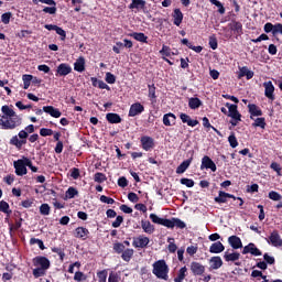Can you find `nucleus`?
Segmentation results:
<instances>
[{"label": "nucleus", "instance_id": "nucleus-1", "mask_svg": "<svg viewBox=\"0 0 282 282\" xmlns=\"http://www.w3.org/2000/svg\"><path fill=\"white\" fill-rule=\"evenodd\" d=\"M152 273L155 274L158 279L169 281V265L166 264V261L158 260L154 262Z\"/></svg>", "mask_w": 282, "mask_h": 282}, {"label": "nucleus", "instance_id": "nucleus-2", "mask_svg": "<svg viewBox=\"0 0 282 282\" xmlns=\"http://www.w3.org/2000/svg\"><path fill=\"white\" fill-rule=\"evenodd\" d=\"M22 119L18 115H13L12 117H1L0 126L2 129H17V127H21Z\"/></svg>", "mask_w": 282, "mask_h": 282}, {"label": "nucleus", "instance_id": "nucleus-3", "mask_svg": "<svg viewBox=\"0 0 282 282\" xmlns=\"http://www.w3.org/2000/svg\"><path fill=\"white\" fill-rule=\"evenodd\" d=\"M25 160H28V158L24 156L23 159L13 162L15 174L20 177H23V175H28V164H25Z\"/></svg>", "mask_w": 282, "mask_h": 282}, {"label": "nucleus", "instance_id": "nucleus-4", "mask_svg": "<svg viewBox=\"0 0 282 282\" xmlns=\"http://www.w3.org/2000/svg\"><path fill=\"white\" fill-rule=\"evenodd\" d=\"M33 265L42 270H50V259L43 256H37L33 259Z\"/></svg>", "mask_w": 282, "mask_h": 282}, {"label": "nucleus", "instance_id": "nucleus-5", "mask_svg": "<svg viewBox=\"0 0 282 282\" xmlns=\"http://www.w3.org/2000/svg\"><path fill=\"white\" fill-rule=\"evenodd\" d=\"M267 241L274 248H282L281 235H279V231L276 230L271 232L270 237L267 238Z\"/></svg>", "mask_w": 282, "mask_h": 282}, {"label": "nucleus", "instance_id": "nucleus-6", "mask_svg": "<svg viewBox=\"0 0 282 282\" xmlns=\"http://www.w3.org/2000/svg\"><path fill=\"white\" fill-rule=\"evenodd\" d=\"M149 243H151V240L149 239V237H145L144 235L134 237L132 241L133 248H147Z\"/></svg>", "mask_w": 282, "mask_h": 282}, {"label": "nucleus", "instance_id": "nucleus-7", "mask_svg": "<svg viewBox=\"0 0 282 282\" xmlns=\"http://www.w3.org/2000/svg\"><path fill=\"white\" fill-rule=\"evenodd\" d=\"M141 147L143 151H153V149H155V140L151 137L144 135L141 138Z\"/></svg>", "mask_w": 282, "mask_h": 282}, {"label": "nucleus", "instance_id": "nucleus-8", "mask_svg": "<svg viewBox=\"0 0 282 282\" xmlns=\"http://www.w3.org/2000/svg\"><path fill=\"white\" fill-rule=\"evenodd\" d=\"M226 107L228 109L227 116L231 118L232 120H241V113L239 110H237V105H232L230 102L226 104Z\"/></svg>", "mask_w": 282, "mask_h": 282}, {"label": "nucleus", "instance_id": "nucleus-9", "mask_svg": "<svg viewBox=\"0 0 282 282\" xmlns=\"http://www.w3.org/2000/svg\"><path fill=\"white\" fill-rule=\"evenodd\" d=\"M242 254H252V257H261V250L257 248L254 243H249L246 247H243Z\"/></svg>", "mask_w": 282, "mask_h": 282}, {"label": "nucleus", "instance_id": "nucleus-10", "mask_svg": "<svg viewBox=\"0 0 282 282\" xmlns=\"http://www.w3.org/2000/svg\"><path fill=\"white\" fill-rule=\"evenodd\" d=\"M228 199H237V198L235 197V195L226 193L224 191H219L218 196H216L214 198L216 204H226V202H228Z\"/></svg>", "mask_w": 282, "mask_h": 282}, {"label": "nucleus", "instance_id": "nucleus-11", "mask_svg": "<svg viewBox=\"0 0 282 282\" xmlns=\"http://www.w3.org/2000/svg\"><path fill=\"white\" fill-rule=\"evenodd\" d=\"M200 169L204 170V169H210V171L213 173H215L217 171V165L215 164V162L213 161V159H210L209 156H204L202 159V165H200Z\"/></svg>", "mask_w": 282, "mask_h": 282}, {"label": "nucleus", "instance_id": "nucleus-12", "mask_svg": "<svg viewBox=\"0 0 282 282\" xmlns=\"http://www.w3.org/2000/svg\"><path fill=\"white\" fill-rule=\"evenodd\" d=\"M263 87H264V96L269 100H274V85L272 84V82H264Z\"/></svg>", "mask_w": 282, "mask_h": 282}, {"label": "nucleus", "instance_id": "nucleus-13", "mask_svg": "<svg viewBox=\"0 0 282 282\" xmlns=\"http://www.w3.org/2000/svg\"><path fill=\"white\" fill-rule=\"evenodd\" d=\"M191 270L194 276H202L206 272V268L199 262H192Z\"/></svg>", "mask_w": 282, "mask_h": 282}, {"label": "nucleus", "instance_id": "nucleus-14", "mask_svg": "<svg viewBox=\"0 0 282 282\" xmlns=\"http://www.w3.org/2000/svg\"><path fill=\"white\" fill-rule=\"evenodd\" d=\"M72 74V66L67 63H62L57 66L56 76H67Z\"/></svg>", "mask_w": 282, "mask_h": 282}, {"label": "nucleus", "instance_id": "nucleus-15", "mask_svg": "<svg viewBox=\"0 0 282 282\" xmlns=\"http://www.w3.org/2000/svg\"><path fill=\"white\" fill-rule=\"evenodd\" d=\"M144 111V106L140 102H135L131 105L130 110H129V116L130 118H135V116H140Z\"/></svg>", "mask_w": 282, "mask_h": 282}, {"label": "nucleus", "instance_id": "nucleus-16", "mask_svg": "<svg viewBox=\"0 0 282 282\" xmlns=\"http://www.w3.org/2000/svg\"><path fill=\"white\" fill-rule=\"evenodd\" d=\"M74 237H76V239H83V241H85V239L89 237V229L85 227H77L75 229Z\"/></svg>", "mask_w": 282, "mask_h": 282}, {"label": "nucleus", "instance_id": "nucleus-17", "mask_svg": "<svg viewBox=\"0 0 282 282\" xmlns=\"http://www.w3.org/2000/svg\"><path fill=\"white\" fill-rule=\"evenodd\" d=\"M228 243L231 246L234 250H239V248H243V243L241 242V238L237 236H230L228 238Z\"/></svg>", "mask_w": 282, "mask_h": 282}, {"label": "nucleus", "instance_id": "nucleus-18", "mask_svg": "<svg viewBox=\"0 0 282 282\" xmlns=\"http://www.w3.org/2000/svg\"><path fill=\"white\" fill-rule=\"evenodd\" d=\"M246 76L247 80L254 78V72L250 70L248 66L239 68L238 78H243Z\"/></svg>", "mask_w": 282, "mask_h": 282}, {"label": "nucleus", "instance_id": "nucleus-19", "mask_svg": "<svg viewBox=\"0 0 282 282\" xmlns=\"http://www.w3.org/2000/svg\"><path fill=\"white\" fill-rule=\"evenodd\" d=\"M43 111L45 113H48V116H52V118H61L63 113L57 108H54V106H44Z\"/></svg>", "mask_w": 282, "mask_h": 282}, {"label": "nucleus", "instance_id": "nucleus-20", "mask_svg": "<svg viewBox=\"0 0 282 282\" xmlns=\"http://www.w3.org/2000/svg\"><path fill=\"white\" fill-rule=\"evenodd\" d=\"M150 219L153 224H159V226H165V228H167V226H171V223L169 221V219L166 218H160L158 215L155 214H150Z\"/></svg>", "mask_w": 282, "mask_h": 282}, {"label": "nucleus", "instance_id": "nucleus-21", "mask_svg": "<svg viewBox=\"0 0 282 282\" xmlns=\"http://www.w3.org/2000/svg\"><path fill=\"white\" fill-rule=\"evenodd\" d=\"M209 265H210V270H219V268H221V265H224V261L221 260V257H219V256L212 257L209 259Z\"/></svg>", "mask_w": 282, "mask_h": 282}, {"label": "nucleus", "instance_id": "nucleus-22", "mask_svg": "<svg viewBox=\"0 0 282 282\" xmlns=\"http://www.w3.org/2000/svg\"><path fill=\"white\" fill-rule=\"evenodd\" d=\"M224 250H226V247H224V243H221V241L214 242L209 247V252L212 254H220V252H224Z\"/></svg>", "mask_w": 282, "mask_h": 282}, {"label": "nucleus", "instance_id": "nucleus-23", "mask_svg": "<svg viewBox=\"0 0 282 282\" xmlns=\"http://www.w3.org/2000/svg\"><path fill=\"white\" fill-rule=\"evenodd\" d=\"M229 29L238 36H241V34H243V24H241V22L232 21L231 23H229Z\"/></svg>", "mask_w": 282, "mask_h": 282}, {"label": "nucleus", "instance_id": "nucleus-24", "mask_svg": "<svg viewBox=\"0 0 282 282\" xmlns=\"http://www.w3.org/2000/svg\"><path fill=\"white\" fill-rule=\"evenodd\" d=\"M180 118H181L182 122H183L184 124H187L188 127H197V124H199V121H198V120H193V119H191V116H188V115H186V113H184V112H182V113L180 115Z\"/></svg>", "mask_w": 282, "mask_h": 282}, {"label": "nucleus", "instance_id": "nucleus-25", "mask_svg": "<svg viewBox=\"0 0 282 282\" xmlns=\"http://www.w3.org/2000/svg\"><path fill=\"white\" fill-rule=\"evenodd\" d=\"M141 228L147 235H153L155 232V227L149 220H141Z\"/></svg>", "mask_w": 282, "mask_h": 282}, {"label": "nucleus", "instance_id": "nucleus-26", "mask_svg": "<svg viewBox=\"0 0 282 282\" xmlns=\"http://www.w3.org/2000/svg\"><path fill=\"white\" fill-rule=\"evenodd\" d=\"M93 87H98L99 89H107V91L111 90V87H109V85H107V83H105L104 80H100L96 77H91L90 78Z\"/></svg>", "mask_w": 282, "mask_h": 282}, {"label": "nucleus", "instance_id": "nucleus-27", "mask_svg": "<svg viewBox=\"0 0 282 282\" xmlns=\"http://www.w3.org/2000/svg\"><path fill=\"white\" fill-rule=\"evenodd\" d=\"M175 120H177V117L172 112L163 116V124H165V127H173V124H175Z\"/></svg>", "mask_w": 282, "mask_h": 282}, {"label": "nucleus", "instance_id": "nucleus-28", "mask_svg": "<svg viewBox=\"0 0 282 282\" xmlns=\"http://www.w3.org/2000/svg\"><path fill=\"white\" fill-rule=\"evenodd\" d=\"M191 162H193V158L183 161V162L176 167V173H177V175H182V173H186V170L191 166Z\"/></svg>", "mask_w": 282, "mask_h": 282}, {"label": "nucleus", "instance_id": "nucleus-29", "mask_svg": "<svg viewBox=\"0 0 282 282\" xmlns=\"http://www.w3.org/2000/svg\"><path fill=\"white\" fill-rule=\"evenodd\" d=\"M106 120L110 122V124H120L122 122V118L118 113L109 112L106 115Z\"/></svg>", "mask_w": 282, "mask_h": 282}, {"label": "nucleus", "instance_id": "nucleus-30", "mask_svg": "<svg viewBox=\"0 0 282 282\" xmlns=\"http://www.w3.org/2000/svg\"><path fill=\"white\" fill-rule=\"evenodd\" d=\"M170 226H167V228H181L184 229L186 228V223L182 221V219L180 218H172L169 219Z\"/></svg>", "mask_w": 282, "mask_h": 282}, {"label": "nucleus", "instance_id": "nucleus-31", "mask_svg": "<svg viewBox=\"0 0 282 282\" xmlns=\"http://www.w3.org/2000/svg\"><path fill=\"white\" fill-rule=\"evenodd\" d=\"M173 19L174 25H177V28H180V25H182V21H184V13H182V10L174 9Z\"/></svg>", "mask_w": 282, "mask_h": 282}, {"label": "nucleus", "instance_id": "nucleus-32", "mask_svg": "<svg viewBox=\"0 0 282 282\" xmlns=\"http://www.w3.org/2000/svg\"><path fill=\"white\" fill-rule=\"evenodd\" d=\"M248 109H249L251 119L253 116H263V111L261 110V108H259V106H257L254 104H249Z\"/></svg>", "mask_w": 282, "mask_h": 282}, {"label": "nucleus", "instance_id": "nucleus-33", "mask_svg": "<svg viewBox=\"0 0 282 282\" xmlns=\"http://www.w3.org/2000/svg\"><path fill=\"white\" fill-rule=\"evenodd\" d=\"M74 69L75 72H79V74H83L85 72V57H79L74 63Z\"/></svg>", "mask_w": 282, "mask_h": 282}, {"label": "nucleus", "instance_id": "nucleus-34", "mask_svg": "<svg viewBox=\"0 0 282 282\" xmlns=\"http://www.w3.org/2000/svg\"><path fill=\"white\" fill-rule=\"evenodd\" d=\"M188 107L189 109H199L202 107V100L197 97H192L188 100Z\"/></svg>", "mask_w": 282, "mask_h": 282}, {"label": "nucleus", "instance_id": "nucleus-35", "mask_svg": "<svg viewBox=\"0 0 282 282\" xmlns=\"http://www.w3.org/2000/svg\"><path fill=\"white\" fill-rule=\"evenodd\" d=\"M241 254L239 252L229 253L228 251L225 252L224 259L225 261H239Z\"/></svg>", "mask_w": 282, "mask_h": 282}, {"label": "nucleus", "instance_id": "nucleus-36", "mask_svg": "<svg viewBox=\"0 0 282 282\" xmlns=\"http://www.w3.org/2000/svg\"><path fill=\"white\" fill-rule=\"evenodd\" d=\"M147 6V1L144 0H132V3L129 6L130 10L137 9L142 10Z\"/></svg>", "mask_w": 282, "mask_h": 282}, {"label": "nucleus", "instance_id": "nucleus-37", "mask_svg": "<svg viewBox=\"0 0 282 282\" xmlns=\"http://www.w3.org/2000/svg\"><path fill=\"white\" fill-rule=\"evenodd\" d=\"M130 36L134 39V41H139V43H147L149 39L147 35H144V33H138V32L131 33Z\"/></svg>", "mask_w": 282, "mask_h": 282}, {"label": "nucleus", "instance_id": "nucleus-38", "mask_svg": "<svg viewBox=\"0 0 282 282\" xmlns=\"http://www.w3.org/2000/svg\"><path fill=\"white\" fill-rule=\"evenodd\" d=\"M26 142H28L26 140H19L18 135L12 137L10 140V144H12L13 147H17V149H21L23 144H25Z\"/></svg>", "mask_w": 282, "mask_h": 282}, {"label": "nucleus", "instance_id": "nucleus-39", "mask_svg": "<svg viewBox=\"0 0 282 282\" xmlns=\"http://www.w3.org/2000/svg\"><path fill=\"white\" fill-rule=\"evenodd\" d=\"M1 111L3 113L1 118H10L12 116H17V112H14L9 106H2Z\"/></svg>", "mask_w": 282, "mask_h": 282}, {"label": "nucleus", "instance_id": "nucleus-40", "mask_svg": "<svg viewBox=\"0 0 282 282\" xmlns=\"http://www.w3.org/2000/svg\"><path fill=\"white\" fill-rule=\"evenodd\" d=\"M0 213H4V215H12V210H10V204H8V202H0Z\"/></svg>", "mask_w": 282, "mask_h": 282}, {"label": "nucleus", "instance_id": "nucleus-41", "mask_svg": "<svg viewBox=\"0 0 282 282\" xmlns=\"http://www.w3.org/2000/svg\"><path fill=\"white\" fill-rule=\"evenodd\" d=\"M133 257V249H123V252L121 254V258L123 259V261H131V258Z\"/></svg>", "mask_w": 282, "mask_h": 282}, {"label": "nucleus", "instance_id": "nucleus-42", "mask_svg": "<svg viewBox=\"0 0 282 282\" xmlns=\"http://www.w3.org/2000/svg\"><path fill=\"white\" fill-rule=\"evenodd\" d=\"M213 6H216L218 8L219 14H226V8H224V4L218 0H209Z\"/></svg>", "mask_w": 282, "mask_h": 282}, {"label": "nucleus", "instance_id": "nucleus-43", "mask_svg": "<svg viewBox=\"0 0 282 282\" xmlns=\"http://www.w3.org/2000/svg\"><path fill=\"white\" fill-rule=\"evenodd\" d=\"M46 272H47V270L36 267L33 270V276H34V279H40V276H45Z\"/></svg>", "mask_w": 282, "mask_h": 282}, {"label": "nucleus", "instance_id": "nucleus-44", "mask_svg": "<svg viewBox=\"0 0 282 282\" xmlns=\"http://www.w3.org/2000/svg\"><path fill=\"white\" fill-rule=\"evenodd\" d=\"M167 243H169V247H167L169 252L173 253V252L177 251V245H175V239L174 238H169Z\"/></svg>", "mask_w": 282, "mask_h": 282}, {"label": "nucleus", "instance_id": "nucleus-45", "mask_svg": "<svg viewBox=\"0 0 282 282\" xmlns=\"http://www.w3.org/2000/svg\"><path fill=\"white\" fill-rule=\"evenodd\" d=\"M22 80H23L24 89H29L30 85L33 80V76L32 75H23Z\"/></svg>", "mask_w": 282, "mask_h": 282}, {"label": "nucleus", "instance_id": "nucleus-46", "mask_svg": "<svg viewBox=\"0 0 282 282\" xmlns=\"http://www.w3.org/2000/svg\"><path fill=\"white\" fill-rule=\"evenodd\" d=\"M76 195H78V189L74 188V187H69L66 191V197L67 199H74L76 197Z\"/></svg>", "mask_w": 282, "mask_h": 282}, {"label": "nucleus", "instance_id": "nucleus-47", "mask_svg": "<svg viewBox=\"0 0 282 282\" xmlns=\"http://www.w3.org/2000/svg\"><path fill=\"white\" fill-rule=\"evenodd\" d=\"M228 142H229L231 149H237V147H239V142L237 141V137H235V133H231L228 137Z\"/></svg>", "mask_w": 282, "mask_h": 282}, {"label": "nucleus", "instance_id": "nucleus-48", "mask_svg": "<svg viewBox=\"0 0 282 282\" xmlns=\"http://www.w3.org/2000/svg\"><path fill=\"white\" fill-rule=\"evenodd\" d=\"M94 181L98 184H102V182H107V176L104 173L97 172L95 174Z\"/></svg>", "mask_w": 282, "mask_h": 282}, {"label": "nucleus", "instance_id": "nucleus-49", "mask_svg": "<svg viewBox=\"0 0 282 282\" xmlns=\"http://www.w3.org/2000/svg\"><path fill=\"white\" fill-rule=\"evenodd\" d=\"M252 127H260V129H265V118H257L252 123Z\"/></svg>", "mask_w": 282, "mask_h": 282}, {"label": "nucleus", "instance_id": "nucleus-50", "mask_svg": "<svg viewBox=\"0 0 282 282\" xmlns=\"http://www.w3.org/2000/svg\"><path fill=\"white\" fill-rule=\"evenodd\" d=\"M269 199H272L273 202H281L282 196H281V194H279V192L271 191L269 193Z\"/></svg>", "mask_w": 282, "mask_h": 282}, {"label": "nucleus", "instance_id": "nucleus-51", "mask_svg": "<svg viewBox=\"0 0 282 282\" xmlns=\"http://www.w3.org/2000/svg\"><path fill=\"white\" fill-rule=\"evenodd\" d=\"M181 184L187 186V188H193L195 186V181L191 178H181Z\"/></svg>", "mask_w": 282, "mask_h": 282}, {"label": "nucleus", "instance_id": "nucleus-52", "mask_svg": "<svg viewBox=\"0 0 282 282\" xmlns=\"http://www.w3.org/2000/svg\"><path fill=\"white\" fill-rule=\"evenodd\" d=\"M50 210H51V207H50V205L48 204H42L41 206H40V213H41V215H45V216H47V215H50Z\"/></svg>", "mask_w": 282, "mask_h": 282}, {"label": "nucleus", "instance_id": "nucleus-53", "mask_svg": "<svg viewBox=\"0 0 282 282\" xmlns=\"http://www.w3.org/2000/svg\"><path fill=\"white\" fill-rule=\"evenodd\" d=\"M10 19H12V12H6L1 15V21L4 25H8V23H10Z\"/></svg>", "mask_w": 282, "mask_h": 282}, {"label": "nucleus", "instance_id": "nucleus-54", "mask_svg": "<svg viewBox=\"0 0 282 282\" xmlns=\"http://www.w3.org/2000/svg\"><path fill=\"white\" fill-rule=\"evenodd\" d=\"M40 135H42V138H47V135H54V130L47 129V128H42L40 130Z\"/></svg>", "mask_w": 282, "mask_h": 282}, {"label": "nucleus", "instance_id": "nucleus-55", "mask_svg": "<svg viewBox=\"0 0 282 282\" xmlns=\"http://www.w3.org/2000/svg\"><path fill=\"white\" fill-rule=\"evenodd\" d=\"M186 272H188V269L186 267H182L178 271L176 279H181L184 281L186 279Z\"/></svg>", "mask_w": 282, "mask_h": 282}, {"label": "nucleus", "instance_id": "nucleus-56", "mask_svg": "<svg viewBox=\"0 0 282 282\" xmlns=\"http://www.w3.org/2000/svg\"><path fill=\"white\" fill-rule=\"evenodd\" d=\"M108 282H120V275H118V273L116 272H110L109 273V278H108Z\"/></svg>", "mask_w": 282, "mask_h": 282}, {"label": "nucleus", "instance_id": "nucleus-57", "mask_svg": "<svg viewBox=\"0 0 282 282\" xmlns=\"http://www.w3.org/2000/svg\"><path fill=\"white\" fill-rule=\"evenodd\" d=\"M106 83H108V85H113L116 83V75L106 73Z\"/></svg>", "mask_w": 282, "mask_h": 282}, {"label": "nucleus", "instance_id": "nucleus-58", "mask_svg": "<svg viewBox=\"0 0 282 282\" xmlns=\"http://www.w3.org/2000/svg\"><path fill=\"white\" fill-rule=\"evenodd\" d=\"M122 221H124V218L122 216H117L116 220L112 223V228H120Z\"/></svg>", "mask_w": 282, "mask_h": 282}, {"label": "nucleus", "instance_id": "nucleus-59", "mask_svg": "<svg viewBox=\"0 0 282 282\" xmlns=\"http://www.w3.org/2000/svg\"><path fill=\"white\" fill-rule=\"evenodd\" d=\"M100 202H102V204H116V200L113 198L106 195L100 196Z\"/></svg>", "mask_w": 282, "mask_h": 282}, {"label": "nucleus", "instance_id": "nucleus-60", "mask_svg": "<svg viewBox=\"0 0 282 282\" xmlns=\"http://www.w3.org/2000/svg\"><path fill=\"white\" fill-rule=\"evenodd\" d=\"M113 250L120 254L124 251V245L120 243V242H117L113 245Z\"/></svg>", "mask_w": 282, "mask_h": 282}, {"label": "nucleus", "instance_id": "nucleus-61", "mask_svg": "<svg viewBox=\"0 0 282 282\" xmlns=\"http://www.w3.org/2000/svg\"><path fill=\"white\" fill-rule=\"evenodd\" d=\"M99 282H107V271L102 270L97 273Z\"/></svg>", "mask_w": 282, "mask_h": 282}, {"label": "nucleus", "instance_id": "nucleus-62", "mask_svg": "<svg viewBox=\"0 0 282 282\" xmlns=\"http://www.w3.org/2000/svg\"><path fill=\"white\" fill-rule=\"evenodd\" d=\"M56 6H51V7H45L43 9V12H45V14H55L56 13Z\"/></svg>", "mask_w": 282, "mask_h": 282}, {"label": "nucleus", "instance_id": "nucleus-63", "mask_svg": "<svg viewBox=\"0 0 282 282\" xmlns=\"http://www.w3.org/2000/svg\"><path fill=\"white\" fill-rule=\"evenodd\" d=\"M209 47L212 50H217V47H218L217 37H215V36L209 37Z\"/></svg>", "mask_w": 282, "mask_h": 282}, {"label": "nucleus", "instance_id": "nucleus-64", "mask_svg": "<svg viewBox=\"0 0 282 282\" xmlns=\"http://www.w3.org/2000/svg\"><path fill=\"white\" fill-rule=\"evenodd\" d=\"M264 32L267 34H270V32H272V34H274V25L270 22L264 24Z\"/></svg>", "mask_w": 282, "mask_h": 282}]
</instances>
